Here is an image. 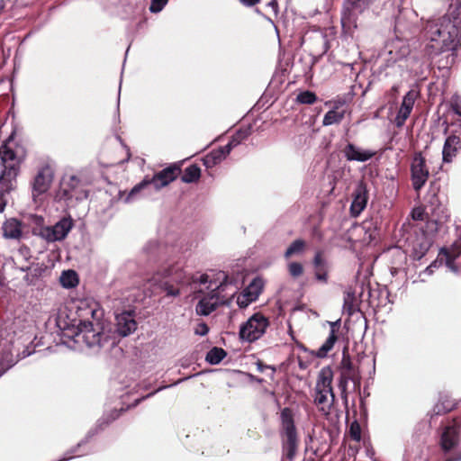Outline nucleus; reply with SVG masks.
<instances>
[{
    "label": "nucleus",
    "instance_id": "nucleus-29",
    "mask_svg": "<svg viewBox=\"0 0 461 461\" xmlns=\"http://www.w3.org/2000/svg\"><path fill=\"white\" fill-rule=\"evenodd\" d=\"M361 228L365 232V240L368 242L374 241L378 236L377 221H374L373 218L365 220Z\"/></svg>",
    "mask_w": 461,
    "mask_h": 461
},
{
    "label": "nucleus",
    "instance_id": "nucleus-18",
    "mask_svg": "<svg viewBox=\"0 0 461 461\" xmlns=\"http://www.w3.org/2000/svg\"><path fill=\"white\" fill-rule=\"evenodd\" d=\"M417 95L418 94L415 91L410 90L403 96L400 109L394 118V122L397 127L400 128L404 125L405 121L409 118L412 111Z\"/></svg>",
    "mask_w": 461,
    "mask_h": 461
},
{
    "label": "nucleus",
    "instance_id": "nucleus-30",
    "mask_svg": "<svg viewBox=\"0 0 461 461\" xmlns=\"http://www.w3.org/2000/svg\"><path fill=\"white\" fill-rule=\"evenodd\" d=\"M263 281L259 277L254 278L251 283L243 290L244 297H250L256 301L263 290Z\"/></svg>",
    "mask_w": 461,
    "mask_h": 461
},
{
    "label": "nucleus",
    "instance_id": "nucleus-50",
    "mask_svg": "<svg viewBox=\"0 0 461 461\" xmlns=\"http://www.w3.org/2000/svg\"><path fill=\"white\" fill-rule=\"evenodd\" d=\"M255 302L250 297H244V293L238 297L237 303L240 308H246L249 303Z\"/></svg>",
    "mask_w": 461,
    "mask_h": 461
},
{
    "label": "nucleus",
    "instance_id": "nucleus-51",
    "mask_svg": "<svg viewBox=\"0 0 461 461\" xmlns=\"http://www.w3.org/2000/svg\"><path fill=\"white\" fill-rule=\"evenodd\" d=\"M208 332L209 327L205 322L199 323L197 329L195 330V334L200 336H205Z\"/></svg>",
    "mask_w": 461,
    "mask_h": 461
},
{
    "label": "nucleus",
    "instance_id": "nucleus-54",
    "mask_svg": "<svg viewBox=\"0 0 461 461\" xmlns=\"http://www.w3.org/2000/svg\"><path fill=\"white\" fill-rule=\"evenodd\" d=\"M312 235L313 238L317 239L318 241H321L323 240V233L318 226H314L312 229Z\"/></svg>",
    "mask_w": 461,
    "mask_h": 461
},
{
    "label": "nucleus",
    "instance_id": "nucleus-58",
    "mask_svg": "<svg viewBox=\"0 0 461 461\" xmlns=\"http://www.w3.org/2000/svg\"><path fill=\"white\" fill-rule=\"evenodd\" d=\"M297 360L300 369L305 370L309 366V362L303 361L301 357H297Z\"/></svg>",
    "mask_w": 461,
    "mask_h": 461
},
{
    "label": "nucleus",
    "instance_id": "nucleus-43",
    "mask_svg": "<svg viewBox=\"0 0 461 461\" xmlns=\"http://www.w3.org/2000/svg\"><path fill=\"white\" fill-rule=\"evenodd\" d=\"M411 25L410 23H405L404 17L402 15H399L395 19L394 29L397 32L403 34L406 32L411 31Z\"/></svg>",
    "mask_w": 461,
    "mask_h": 461
},
{
    "label": "nucleus",
    "instance_id": "nucleus-21",
    "mask_svg": "<svg viewBox=\"0 0 461 461\" xmlns=\"http://www.w3.org/2000/svg\"><path fill=\"white\" fill-rule=\"evenodd\" d=\"M3 237L7 240H20L23 237V223L16 218H10L2 225Z\"/></svg>",
    "mask_w": 461,
    "mask_h": 461
},
{
    "label": "nucleus",
    "instance_id": "nucleus-23",
    "mask_svg": "<svg viewBox=\"0 0 461 461\" xmlns=\"http://www.w3.org/2000/svg\"><path fill=\"white\" fill-rule=\"evenodd\" d=\"M461 149V139L459 136L452 134L448 136L444 143L442 157L443 161L446 163H450L453 160L458 151Z\"/></svg>",
    "mask_w": 461,
    "mask_h": 461
},
{
    "label": "nucleus",
    "instance_id": "nucleus-5",
    "mask_svg": "<svg viewBox=\"0 0 461 461\" xmlns=\"http://www.w3.org/2000/svg\"><path fill=\"white\" fill-rule=\"evenodd\" d=\"M76 314L78 321L77 336H83L86 330H91L101 325L100 318L102 312L99 305L95 302L80 301L77 307Z\"/></svg>",
    "mask_w": 461,
    "mask_h": 461
},
{
    "label": "nucleus",
    "instance_id": "nucleus-8",
    "mask_svg": "<svg viewBox=\"0 0 461 461\" xmlns=\"http://www.w3.org/2000/svg\"><path fill=\"white\" fill-rule=\"evenodd\" d=\"M429 172L422 153L416 152L411 164V179L413 189L420 191L426 184Z\"/></svg>",
    "mask_w": 461,
    "mask_h": 461
},
{
    "label": "nucleus",
    "instance_id": "nucleus-38",
    "mask_svg": "<svg viewBox=\"0 0 461 461\" xmlns=\"http://www.w3.org/2000/svg\"><path fill=\"white\" fill-rule=\"evenodd\" d=\"M150 185V183H149V176H145L144 178L140 182L138 183L137 185H135L131 190L128 193L126 198H125V202L126 203H130L131 201H132L134 199V197L140 192L142 191L144 188H146L147 186Z\"/></svg>",
    "mask_w": 461,
    "mask_h": 461
},
{
    "label": "nucleus",
    "instance_id": "nucleus-35",
    "mask_svg": "<svg viewBox=\"0 0 461 461\" xmlns=\"http://www.w3.org/2000/svg\"><path fill=\"white\" fill-rule=\"evenodd\" d=\"M226 356L227 352L222 348L213 347L207 352L205 360L211 365H218Z\"/></svg>",
    "mask_w": 461,
    "mask_h": 461
},
{
    "label": "nucleus",
    "instance_id": "nucleus-6",
    "mask_svg": "<svg viewBox=\"0 0 461 461\" xmlns=\"http://www.w3.org/2000/svg\"><path fill=\"white\" fill-rule=\"evenodd\" d=\"M88 197V191L82 181L76 176H64L60 180L59 189L55 194V201H82Z\"/></svg>",
    "mask_w": 461,
    "mask_h": 461
},
{
    "label": "nucleus",
    "instance_id": "nucleus-39",
    "mask_svg": "<svg viewBox=\"0 0 461 461\" xmlns=\"http://www.w3.org/2000/svg\"><path fill=\"white\" fill-rule=\"evenodd\" d=\"M350 380V374L342 373L338 381V387L340 390L341 398L345 403L348 405V384Z\"/></svg>",
    "mask_w": 461,
    "mask_h": 461
},
{
    "label": "nucleus",
    "instance_id": "nucleus-34",
    "mask_svg": "<svg viewBox=\"0 0 461 461\" xmlns=\"http://www.w3.org/2000/svg\"><path fill=\"white\" fill-rule=\"evenodd\" d=\"M356 296L354 292H347L344 296L343 311L349 316L359 311L358 305L356 303Z\"/></svg>",
    "mask_w": 461,
    "mask_h": 461
},
{
    "label": "nucleus",
    "instance_id": "nucleus-12",
    "mask_svg": "<svg viewBox=\"0 0 461 461\" xmlns=\"http://www.w3.org/2000/svg\"><path fill=\"white\" fill-rule=\"evenodd\" d=\"M409 246L411 247L410 256L411 258L420 260L432 246V240L426 232H416L411 236Z\"/></svg>",
    "mask_w": 461,
    "mask_h": 461
},
{
    "label": "nucleus",
    "instance_id": "nucleus-17",
    "mask_svg": "<svg viewBox=\"0 0 461 461\" xmlns=\"http://www.w3.org/2000/svg\"><path fill=\"white\" fill-rule=\"evenodd\" d=\"M137 329L135 313L133 311H124L116 315V330L122 337H127Z\"/></svg>",
    "mask_w": 461,
    "mask_h": 461
},
{
    "label": "nucleus",
    "instance_id": "nucleus-40",
    "mask_svg": "<svg viewBox=\"0 0 461 461\" xmlns=\"http://www.w3.org/2000/svg\"><path fill=\"white\" fill-rule=\"evenodd\" d=\"M317 99H318V97L314 92L310 91V90H305V91L300 92L297 95L295 101H296V103L302 104H312L317 101Z\"/></svg>",
    "mask_w": 461,
    "mask_h": 461
},
{
    "label": "nucleus",
    "instance_id": "nucleus-53",
    "mask_svg": "<svg viewBox=\"0 0 461 461\" xmlns=\"http://www.w3.org/2000/svg\"><path fill=\"white\" fill-rule=\"evenodd\" d=\"M429 31L431 32V40L432 41H436L437 40L436 37H440V35H441V31L438 27L437 24H430L429 25Z\"/></svg>",
    "mask_w": 461,
    "mask_h": 461
},
{
    "label": "nucleus",
    "instance_id": "nucleus-14",
    "mask_svg": "<svg viewBox=\"0 0 461 461\" xmlns=\"http://www.w3.org/2000/svg\"><path fill=\"white\" fill-rule=\"evenodd\" d=\"M461 250L459 247L453 245L451 249L447 248H441L439 249L438 258L428 267L430 270L432 267H438L443 263L452 271L457 272L458 267L455 264L456 258L460 255Z\"/></svg>",
    "mask_w": 461,
    "mask_h": 461
},
{
    "label": "nucleus",
    "instance_id": "nucleus-3",
    "mask_svg": "<svg viewBox=\"0 0 461 461\" xmlns=\"http://www.w3.org/2000/svg\"><path fill=\"white\" fill-rule=\"evenodd\" d=\"M333 371L330 366H324L318 374L315 384L314 403L324 414H329L335 402V393L332 388Z\"/></svg>",
    "mask_w": 461,
    "mask_h": 461
},
{
    "label": "nucleus",
    "instance_id": "nucleus-19",
    "mask_svg": "<svg viewBox=\"0 0 461 461\" xmlns=\"http://www.w3.org/2000/svg\"><path fill=\"white\" fill-rule=\"evenodd\" d=\"M312 266L314 268V277L316 281L328 284L330 267L328 260L325 258L321 250H317L312 258Z\"/></svg>",
    "mask_w": 461,
    "mask_h": 461
},
{
    "label": "nucleus",
    "instance_id": "nucleus-26",
    "mask_svg": "<svg viewBox=\"0 0 461 461\" xmlns=\"http://www.w3.org/2000/svg\"><path fill=\"white\" fill-rule=\"evenodd\" d=\"M456 407L455 401L447 398L441 397L438 402L433 406L431 410V417L441 416L453 411Z\"/></svg>",
    "mask_w": 461,
    "mask_h": 461
},
{
    "label": "nucleus",
    "instance_id": "nucleus-13",
    "mask_svg": "<svg viewBox=\"0 0 461 461\" xmlns=\"http://www.w3.org/2000/svg\"><path fill=\"white\" fill-rule=\"evenodd\" d=\"M82 339L89 348L97 347L101 348L105 346L113 347L115 345L114 339H113L104 330H101L100 326L95 327L91 330H86V334L82 336Z\"/></svg>",
    "mask_w": 461,
    "mask_h": 461
},
{
    "label": "nucleus",
    "instance_id": "nucleus-9",
    "mask_svg": "<svg viewBox=\"0 0 461 461\" xmlns=\"http://www.w3.org/2000/svg\"><path fill=\"white\" fill-rule=\"evenodd\" d=\"M54 178V171L50 166L45 165L39 168L32 183V193L33 197L40 196L50 188Z\"/></svg>",
    "mask_w": 461,
    "mask_h": 461
},
{
    "label": "nucleus",
    "instance_id": "nucleus-46",
    "mask_svg": "<svg viewBox=\"0 0 461 461\" xmlns=\"http://www.w3.org/2000/svg\"><path fill=\"white\" fill-rule=\"evenodd\" d=\"M288 271L293 277H298L303 275V267L299 262H291L288 265Z\"/></svg>",
    "mask_w": 461,
    "mask_h": 461
},
{
    "label": "nucleus",
    "instance_id": "nucleus-56",
    "mask_svg": "<svg viewBox=\"0 0 461 461\" xmlns=\"http://www.w3.org/2000/svg\"><path fill=\"white\" fill-rule=\"evenodd\" d=\"M240 2L246 7H252L258 5L260 0H240Z\"/></svg>",
    "mask_w": 461,
    "mask_h": 461
},
{
    "label": "nucleus",
    "instance_id": "nucleus-25",
    "mask_svg": "<svg viewBox=\"0 0 461 461\" xmlns=\"http://www.w3.org/2000/svg\"><path fill=\"white\" fill-rule=\"evenodd\" d=\"M338 340L337 330H330L329 337L321 347L316 351H311V354L318 358H324L328 356L329 352L333 348L336 341Z\"/></svg>",
    "mask_w": 461,
    "mask_h": 461
},
{
    "label": "nucleus",
    "instance_id": "nucleus-52",
    "mask_svg": "<svg viewBox=\"0 0 461 461\" xmlns=\"http://www.w3.org/2000/svg\"><path fill=\"white\" fill-rule=\"evenodd\" d=\"M256 364H257V366H258V370L259 372H264L266 369L269 368V369L272 370V375H274L276 373V368L274 366L266 365L261 360H258Z\"/></svg>",
    "mask_w": 461,
    "mask_h": 461
},
{
    "label": "nucleus",
    "instance_id": "nucleus-24",
    "mask_svg": "<svg viewBox=\"0 0 461 461\" xmlns=\"http://www.w3.org/2000/svg\"><path fill=\"white\" fill-rule=\"evenodd\" d=\"M230 152V146H221L207 153L202 161L207 168H212L224 160Z\"/></svg>",
    "mask_w": 461,
    "mask_h": 461
},
{
    "label": "nucleus",
    "instance_id": "nucleus-32",
    "mask_svg": "<svg viewBox=\"0 0 461 461\" xmlns=\"http://www.w3.org/2000/svg\"><path fill=\"white\" fill-rule=\"evenodd\" d=\"M59 281L64 288H74L78 285V276L75 270L63 271Z\"/></svg>",
    "mask_w": 461,
    "mask_h": 461
},
{
    "label": "nucleus",
    "instance_id": "nucleus-37",
    "mask_svg": "<svg viewBox=\"0 0 461 461\" xmlns=\"http://www.w3.org/2000/svg\"><path fill=\"white\" fill-rule=\"evenodd\" d=\"M344 118V112H337L332 109L324 115L322 125L329 126L334 123H339Z\"/></svg>",
    "mask_w": 461,
    "mask_h": 461
},
{
    "label": "nucleus",
    "instance_id": "nucleus-48",
    "mask_svg": "<svg viewBox=\"0 0 461 461\" xmlns=\"http://www.w3.org/2000/svg\"><path fill=\"white\" fill-rule=\"evenodd\" d=\"M162 289L166 292L167 296L176 297L180 294V290L168 282L163 283Z\"/></svg>",
    "mask_w": 461,
    "mask_h": 461
},
{
    "label": "nucleus",
    "instance_id": "nucleus-36",
    "mask_svg": "<svg viewBox=\"0 0 461 461\" xmlns=\"http://www.w3.org/2000/svg\"><path fill=\"white\" fill-rule=\"evenodd\" d=\"M340 365L343 369L342 373L352 374L353 372H357L359 370V366L355 367L347 346L344 347L343 348Z\"/></svg>",
    "mask_w": 461,
    "mask_h": 461
},
{
    "label": "nucleus",
    "instance_id": "nucleus-41",
    "mask_svg": "<svg viewBox=\"0 0 461 461\" xmlns=\"http://www.w3.org/2000/svg\"><path fill=\"white\" fill-rule=\"evenodd\" d=\"M302 66V73L303 77L310 76L312 67L314 65V58L311 56L299 58L296 66Z\"/></svg>",
    "mask_w": 461,
    "mask_h": 461
},
{
    "label": "nucleus",
    "instance_id": "nucleus-44",
    "mask_svg": "<svg viewBox=\"0 0 461 461\" xmlns=\"http://www.w3.org/2000/svg\"><path fill=\"white\" fill-rule=\"evenodd\" d=\"M350 438L355 441H360L361 439V427L357 420L351 422L349 427Z\"/></svg>",
    "mask_w": 461,
    "mask_h": 461
},
{
    "label": "nucleus",
    "instance_id": "nucleus-64",
    "mask_svg": "<svg viewBox=\"0 0 461 461\" xmlns=\"http://www.w3.org/2000/svg\"><path fill=\"white\" fill-rule=\"evenodd\" d=\"M445 461H461V456L456 457H448Z\"/></svg>",
    "mask_w": 461,
    "mask_h": 461
},
{
    "label": "nucleus",
    "instance_id": "nucleus-7",
    "mask_svg": "<svg viewBox=\"0 0 461 461\" xmlns=\"http://www.w3.org/2000/svg\"><path fill=\"white\" fill-rule=\"evenodd\" d=\"M269 326V321L261 312L254 313L240 326V339L252 343L260 339Z\"/></svg>",
    "mask_w": 461,
    "mask_h": 461
},
{
    "label": "nucleus",
    "instance_id": "nucleus-59",
    "mask_svg": "<svg viewBox=\"0 0 461 461\" xmlns=\"http://www.w3.org/2000/svg\"><path fill=\"white\" fill-rule=\"evenodd\" d=\"M156 393H157V391H153V392H151V393H148L146 396H143V397H141V398H140V399H137V400L135 401V402H134L133 406H136V405H137V404H139L141 401H143V400H145V399H147V398H149V397L153 396Z\"/></svg>",
    "mask_w": 461,
    "mask_h": 461
},
{
    "label": "nucleus",
    "instance_id": "nucleus-55",
    "mask_svg": "<svg viewBox=\"0 0 461 461\" xmlns=\"http://www.w3.org/2000/svg\"><path fill=\"white\" fill-rule=\"evenodd\" d=\"M19 254H21L23 258H31V249L26 245H23L19 249Z\"/></svg>",
    "mask_w": 461,
    "mask_h": 461
},
{
    "label": "nucleus",
    "instance_id": "nucleus-57",
    "mask_svg": "<svg viewBox=\"0 0 461 461\" xmlns=\"http://www.w3.org/2000/svg\"><path fill=\"white\" fill-rule=\"evenodd\" d=\"M268 6H270L275 14L276 16H277L278 14V3H277V0H271L268 4H267Z\"/></svg>",
    "mask_w": 461,
    "mask_h": 461
},
{
    "label": "nucleus",
    "instance_id": "nucleus-42",
    "mask_svg": "<svg viewBox=\"0 0 461 461\" xmlns=\"http://www.w3.org/2000/svg\"><path fill=\"white\" fill-rule=\"evenodd\" d=\"M129 408H130V406H128L125 409L124 408H121V409H113V410H112L107 415L103 417L99 426L100 427H103L104 425V426H109L113 421L117 420Z\"/></svg>",
    "mask_w": 461,
    "mask_h": 461
},
{
    "label": "nucleus",
    "instance_id": "nucleus-63",
    "mask_svg": "<svg viewBox=\"0 0 461 461\" xmlns=\"http://www.w3.org/2000/svg\"><path fill=\"white\" fill-rule=\"evenodd\" d=\"M294 342L296 343V346H297L300 349H302V350H303V351H305V352H306V351H308L307 348H306V347H305L302 342H300V341H298V340H295Z\"/></svg>",
    "mask_w": 461,
    "mask_h": 461
},
{
    "label": "nucleus",
    "instance_id": "nucleus-60",
    "mask_svg": "<svg viewBox=\"0 0 461 461\" xmlns=\"http://www.w3.org/2000/svg\"><path fill=\"white\" fill-rule=\"evenodd\" d=\"M422 215H423V213L420 211H419V212L414 211L412 212V218L414 220H422Z\"/></svg>",
    "mask_w": 461,
    "mask_h": 461
},
{
    "label": "nucleus",
    "instance_id": "nucleus-15",
    "mask_svg": "<svg viewBox=\"0 0 461 461\" xmlns=\"http://www.w3.org/2000/svg\"><path fill=\"white\" fill-rule=\"evenodd\" d=\"M352 197L350 214L353 217H357L366 207L369 198L367 185L363 180L357 185L353 191Z\"/></svg>",
    "mask_w": 461,
    "mask_h": 461
},
{
    "label": "nucleus",
    "instance_id": "nucleus-28",
    "mask_svg": "<svg viewBox=\"0 0 461 461\" xmlns=\"http://www.w3.org/2000/svg\"><path fill=\"white\" fill-rule=\"evenodd\" d=\"M252 132L251 125L241 126L239 128L233 135L230 137V140L225 146H230V151L238 145H240L243 140L248 139Z\"/></svg>",
    "mask_w": 461,
    "mask_h": 461
},
{
    "label": "nucleus",
    "instance_id": "nucleus-2",
    "mask_svg": "<svg viewBox=\"0 0 461 461\" xmlns=\"http://www.w3.org/2000/svg\"><path fill=\"white\" fill-rule=\"evenodd\" d=\"M279 435L282 450L286 458L293 460L296 456L299 446V436L294 420V412L290 407H285L280 411Z\"/></svg>",
    "mask_w": 461,
    "mask_h": 461
},
{
    "label": "nucleus",
    "instance_id": "nucleus-22",
    "mask_svg": "<svg viewBox=\"0 0 461 461\" xmlns=\"http://www.w3.org/2000/svg\"><path fill=\"white\" fill-rule=\"evenodd\" d=\"M218 293L216 290H212L209 296L203 297L197 303L195 306V312L197 315L201 316H208L212 312H214L218 306L219 303L217 302Z\"/></svg>",
    "mask_w": 461,
    "mask_h": 461
},
{
    "label": "nucleus",
    "instance_id": "nucleus-62",
    "mask_svg": "<svg viewBox=\"0 0 461 461\" xmlns=\"http://www.w3.org/2000/svg\"><path fill=\"white\" fill-rule=\"evenodd\" d=\"M345 104L344 101L339 99V100H335L334 101V106H333V109L334 110H337L339 109L340 106H342L343 104Z\"/></svg>",
    "mask_w": 461,
    "mask_h": 461
},
{
    "label": "nucleus",
    "instance_id": "nucleus-49",
    "mask_svg": "<svg viewBox=\"0 0 461 461\" xmlns=\"http://www.w3.org/2000/svg\"><path fill=\"white\" fill-rule=\"evenodd\" d=\"M361 375H360V370L357 372H353L350 374V380L354 384V390L360 393V386H361Z\"/></svg>",
    "mask_w": 461,
    "mask_h": 461
},
{
    "label": "nucleus",
    "instance_id": "nucleus-45",
    "mask_svg": "<svg viewBox=\"0 0 461 461\" xmlns=\"http://www.w3.org/2000/svg\"><path fill=\"white\" fill-rule=\"evenodd\" d=\"M450 108L457 115L461 116V96L455 94L450 99Z\"/></svg>",
    "mask_w": 461,
    "mask_h": 461
},
{
    "label": "nucleus",
    "instance_id": "nucleus-16",
    "mask_svg": "<svg viewBox=\"0 0 461 461\" xmlns=\"http://www.w3.org/2000/svg\"><path fill=\"white\" fill-rule=\"evenodd\" d=\"M342 153L346 160L349 162H366L376 155V151L369 149H362L352 142H348L345 145Z\"/></svg>",
    "mask_w": 461,
    "mask_h": 461
},
{
    "label": "nucleus",
    "instance_id": "nucleus-31",
    "mask_svg": "<svg viewBox=\"0 0 461 461\" xmlns=\"http://www.w3.org/2000/svg\"><path fill=\"white\" fill-rule=\"evenodd\" d=\"M201 177V168L196 164H192L185 168L181 181L183 183H196Z\"/></svg>",
    "mask_w": 461,
    "mask_h": 461
},
{
    "label": "nucleus",
    "instance_id": "nucleus-61",
    "mask_svg": "<svg viewBox=\"0 0 461 461\" xmlns=\"http://www.w3.org/2000/svg\"><path fill=\"white\" fill-rule=\"evenodd\" d=\"M209 276L206 274H203L199 278V283L204 285L208 282Z\"/></svg>",
    "mask_w": 461,
    "mask_h": 461
},
{
    "label": "nucleus",
    "instance_id": "nucleus-27",
    "mask_svg": "<svg viewBox=\"0 0 461 461\" xmlns=\"http://www.w3.org/2000/svg\"><path fill=\"white\" fill-rule=\"evenodd\" d=\"M28 219L32 226V234L46 240L45 230L49 229V226H45L44 217L38 214H31Z\"/></svg>",
    "mask_w": 461,
    "mask_h": 461
},
{
    "label": "nucleus",
    "instance_id": "nucleus-1",
    "mask_svg": "<svg viewBox=\"0 0 461 461\" xmlns=\"http://www.w3.org/2000/svg\"><path fill=\"white\" fill-rule=\"evenodd\" d=\"M9 142L0 149L3 168L0 171V213L6 207L5 196L16 187V178L19 175V160L17 153L9 149Z\"/></svg>",
    "mask_w": 461,
    "mask_h": 461
},
{
    "label": "nucleus",
    "instance_id": "nucleus-4",
    "mask_svg": "<svg viewBox=\"0 0 461 461\" xmlns=\"http://www.w3.org/2000/svg\"><path fill=\"white\" fill-rule=\"evenodd\" d=\"M375 0H344L341 8L340 23L342 34L352 36L357 27L358 15Z\"/></svg>",
    "mask_w": 461,
    "mask_h": 461
},
{
    "label": "nucleus",
    "instance_id": "nucleus-47",
    "mask_svg": "<svg viewBox=\"0 0 461 461\" xmlns=\"http://www.w3.org/2000/svg\"><path fill=\"white\" fill-rule=\"evenodd\" d=\"M168 0H151L149 5V12L152 14L159 13L167 5Z\"/></svg>",
    "mask_w": 461,
    "mask_h": 461
},
{
    "label": "nucleus",
    "instance_id": "nucleus-33",
    "mask_svg": "<svg viewBox=\"0 0 461 461\" xmlns=\"http://www.w3.org/2000/svg\"><path fill=\"white\" fill-rule=\"evenodd\" d=\"M306 249V242L303 239L294 240L286 249L284 256L289 258L293 255H302Z\"/></svg>",
    "mask_w": 461,
    "mask_h": 461
},
{
    "label": "nucleus",
    "instance_id": "nucleus-10",
    "mask_svg": "<svg viewBox=\"0 0 461 461\" xmlns=\"http://www.w3.org/2000/svg\"><path fill=\"white\" fill-rule=\"evenodd\" d=\"M181 172L182 169L180 164H171L159 172L154 174L151 177L149 176V183L154 185L156 190H159L175 181Z\"/></svg>",
    "mask_w": 461,
    "mask_h": 461
},
{
    "label": "nucleus",
    "instance_id": "nucleus-11",
    "mask_svg": "<svg viewBox=\"0 0 461 461\" xmlns=\"http://www.w3.org/2000/svg\"><path fill=\"white\" fill-rule=\"evenodd\" d=\"M73 227V219L70 216H64L53 226H49V229L45 230V240L48 242L63 240L67 238Z\"/></svg>",
    "mask_w": 461,
    "mask_h": 461
},
{
    "label": "nucleus",
    "instance_id": "nucleus-20",
    "mask_svg": "<svg viewBox=\"0 0 461 461\" xmlns=\"http://www.w3.org/2000/svg\"><path fill=\"white\" fill-rule=\"evenodd\" d=\"M460 441L459 429L456 426H447L440 437L439 446L447 454L458 446Z\"/></svg>",
    "mask_w": 461,
    "mask_h": 461
}]
</instances>
